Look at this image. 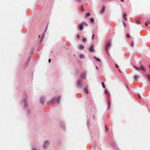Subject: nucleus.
<instances>
[{"label": "nucleus", "mask_w": 150, "mask_h": 150, "mask_svg": "<svg viewBox=\"0 0 150 150\" xmlns=\"http://www.w3.org/2000/svg\"><path fill=\"white\" fill-rule=\"evenodd\" d=\"M136 23L138 24H139L140 23V21L139 20H137L136 21Z\"/></svg>", "instance_id": "25"}, {"label": "nucleus", "mask_w": 150, "mask_h": 150, "mask_svg": "<svg viewBox=\"0 0 150 150\" xmlns=\"http://www.w3.org/2000/svg\"><path fill=\"white\" fill-rule=\"evenodd\" d=\"M94 38H95L94 34H93L92 35V38H91L92 40H94Z\"/></svg>", "instance_id": "22"}, {"label": "nucleus", "mask_w": 150, "mask_h": 150, "mask_svg": "<svg viewBox=\"0 0 150 150\" xmlns=\"http://www.w3.org/2000/svg\"><path fill=\"white\" fill-rule=\"evenodd\" d=\"M134 67L137 70H142L144 72L146 71V69L145 68L144 66L143 65H141L140 68H139L135 66H134Z\"/></svg>", "instance_id": "3"}, {"label": "nucleus", "mask_w": 150, "mask_h": 150, "mask_svg": "<svg viewBox=\"0 0 150 150\" xmlns=\"http://www.w3.org/2000/svg\"><path fill=\"white\" fill-rule=\"evenodd\" d=\"M82 41L83 42H84L86 41V39L85 38L83 39Z\"/></svg>", "instance_id": "33"}, {"label": "nucleus", "mask_w": 150, "mask_h": 150, "mask_svg": "<svg viewBox=\"0 0 150 150\" xmlns=\"http://www.w3.org/2000/svg\"><path fill=\"white\" fill-rule=\"evenodd\" d=\"M104 92L105 94H106L108 93V91L107 89H105V90Z\"/></svg>", "instance_id": "26"}, {"label": "nucleus", "mask_w": 150, "mask_h": 150, "mask_svg": "<svg viewBox=\"0 0 150 150\" xmlns=\"http://www.w3.org/2000/svg\"><path fill=\"white\" fill-rule=\"evenodd\" d=\"M47 26L45 30V32L46 31V30L47 28Z\"/></svg>", "instance_id": "37"}, {"label": "nucleus", "mask_w": 150, "mask_h": 150, "mask_svg": "<svg viewBox=\"0 0 150 150\" xmlns=\"http://www.w3.org/2000/svg\"><path fill=\"white\" fill-rule=\"evenodd\" d=\"M81 80H78L76 83L77 86L78 87H81Z\"/></svg>", "instance_id": "8"}, {"label": "nucleus", "mask_w": 150, "mask_h": 150, "mask_svg": "<svg viewBox=\"0 0 150 150\" xmlns=\"http://www.w3.org/2000/svg\"><path fill=\"white\" fill-rule=\"evenodd\" d=\"M45 97V96H42L40 98V101L41 103L43 105L44 103Z\"/></svg>", "instance_id": "7"}, {"label": "nucleus", "mask_w": 150, "mask_h": 150, "mask_svg": "<svg viewBox=\"0 0 150 150\" xmlns=\"http://www.w3.org/2000/svg\"><path fill=\"white\" fill-rule=\"evenodd\" d=\"M102 84L103 87L104 88H105V84H104V83L103 82H102Z\"/></svg>", "instance_id": "21"}, {"label": "nucleus", "mask_w": 150, "mask_h": 150, "mask_svg": "<svg viewBox=\"0 0 150 150\" xmlns=\"http://www.w3.org/2000/svg\"><path fill=\"white\" fill-rule=\"evenodd\" d=\"M83 10H84V9H83Z\"/></svg>", "instance_id": "42"}, {"label": "nucleus", "mask_w": 150, "mask_h": 150, "mask_svg": "<svg viewBox=\"0 0 150 150\" xmlns=\"http://www.w3.org/2000/svg\"><path fill=\"white\" fill-rule=\"evenodd\" d=\"M145 24L146 26H148V25L149 24H148V23H147V22L146 21V22H145Z\"/></svg>", "instance_id": "29"}, {"label": "nucleus", "mask_w": 150, "mask_h": 150, "mask_svg": "<svg viewBox=\"0 0 150 150\" xmlns=\"http://www.w3.org/2000/svg\"><path fill=\"white\" fill-rule=\"evenodd\" d=\"M85 92L86 93H88V90L87 89V86L85 88Z\"/></svg>", "instance_id": "18"}, {"label": "nucleus", "mask_w": 150, "mask_h": 150, "mask_svg": "<svg viewBox=\"0 0 150 150\" xmlns=\"http://www.w3.org/2000/svg\"><path fill=\"white\" fill-rule=\"evenodd\" d=\"M131 46L133 47L134 45V43L133 42H131Z\"/></svg>", "instance_id": "24"}, {"label": "nucleus", "mask_w": 150, "mask_h": 150, "mask_svg": "<svg viewBox=\"0 0 150 150\" xmlns=\"http://www.w3.org/2000/svg\"><path fill=\"white\" fill-rule=\"evenodd\" d=\"M51 61V59H49V61H49V62H50Z\"/></svg>", "instance_id": "36"}, {"label": "nucleus", "mask_w": 150, "mask_h": 150, "mask_svg": "<svg viewBox=\"0 0 150 150\" xmlns=\"http://www.w3.org/2000/svg\"><path fill=\"white\" fill-rule=\"evenodd\" d=\"M105 9V7L104 6H103L102 7V9L100 11V12L101 13H104Z\"/></svg>", "instance_id": "10"}, {"label": "nucleus", "mask_w": 150, "mask_h": 150, "mask_svg": "<svg viewBox=\"0 0 150 150\" xmlns=\"http://www.w3.org/2000/svg\"><path fill=\"white\" fill-rule=\"evenodd\" d=\"M50 145V142L48 140H45L43 144V147L44 149H46L49 145Z\"/></svg>", "instance_id": "2"}, {"label": "nucleus", "mask_w": 150, "mask_h": 150, "mask_svg": "<svg viewBox=\"0 0 150 150\" xmlns=\"http://www.w3.org/2000/svg\"><path fill=\"white\" fill-rule=\"evenodd\" d=\"M111 45V40L109 41L107 44H106V47H105V49L106 50V52L107 53V54L109 55V54L108 52V48Z\"/></svg>", "instance_id": "5"}, {"label": "nucleus", "mask_w": 150, "mask_h": 150, "mask_svg": "<svg viewBox=\"0 0 150 150\" xmlns=\"http://www.w3.org/2000/svg\"><path fill=\"white\" fill-rule=\"evenodd\" d=\"M107 129L106 127L105 126V130H106V131H107Z\"/></svg>", "instance_id": "39"}, {"label": "nucleus", "mask_w": 150, "mask_h": 150, "mask_svg": "<svg viewBox=\"0 0 150 150\" xmlns=\"http://www.w3.org/2000/svg\"><path fill=\"white\" fill-rule=\"evenodd\" d=\"M138 75H135L134 77V80H137L138 79Z\"/></svg>", "instance_id": "15"}, {"label": "nucleus", "mask_w": 150, "mask_h": 150, "mask_svg": "<svg viewBox=\"0 0 150 150\" xmlns=\"http://www.w3.org/2000/svg\"><path fill=\"white\" fill-rule=\"evenodd\" d=\"M90 21L92 22H94V19L93 18H91L90 19Z\"/></svg>", "instance_id": "28"}, {"label": "nucleus", "mask_w": 150, "mask_h": 150, "mask_svg": "<svg viewBox=\"0 0 150 150\" xmlns=\"http://www.w3.org/2000/svg\"><path fill=\"white\" fill-rule=\"evenodd\" d=\"M44 34H43L41 36L40 35H39V38L40 39V41L39 42L40 44H39L38 43V48L41 45V43H42L44 39Z\"/></svg>", "instance_id": "4"}, {"label": "nucleus", "mask_w": 150, "mask_h": 150, "mask_svg": "<svg viewBox=\"0 0 150 150\" xmlns=\"http://www.w3.org/2000/svg\"><path fill=\"white\" fill-rule=\"evenodd\" d=\"M127 38H130V36L129 35V34H127Z\"/></svg>", "instance_id": "30"}, {"label": "nucleus", "mask_w": 150, "mask_h": 150, "mask_svg": "<svg viewBox=\"0 0 150 150\" xmlns=\"http://www.w3.org/2000/svg\"><path fill=\"white\" fill-rule=\"evenodd\" d=\"M122 22H123L124 26V27H126V23H125V22L123 21H122Z\"/></svg>", "instance_id": "23"}, {"label": "nucleus", "mask_w": 150, "mask_h": 150, "mask_svg": "<svg viewBox=\"0 0 150 150\" xmlns=\"http://www.w3.org/2000/svg\"><path fill=\"white\" fill-rule=\"evenodd\" d=\"M60 98L61 97L59 96H58L57 98H53L48 103V104H53L55 103V101H56V103L58 104L59 103Z\"/></svg>", "instance_id": "1"}, {"label": "nucleus", "mask_w": 150, "mask_h": 150, "mask_svg": "<svg viewBox=\"0 0 150 150\" xmlns=\"http://www.w3.org/2000/svg\"><path fill=\"white\" fill-rule=\"evenodd\" d=\"M79 49L82 50L84 48V46L83 45H79Z\"/></svg>", "instance_id": "14"}, {"label": "nucleus", "mask_w": 150, "mask_h": 150, "mask_svg": "<svg viewBox=\"0 0 150 150\" xmlns=\"http://www.w3.org/2000/svg\"><path fill=\"white\" fill-rule=\"evenodd\" d=\"M94 59H95L96 61H97L100 62V59L98 58H97V57H94Z\"/></svg>", "instance_id": "17"}, {"label": "nucleus", "mask_w": 150, "mask_h": 150, "mask_svg": "<svg viewBox=\"0 0 150 150\" xmlns=\"http://www.w3.org/2000/svg\"><path fill=\"white\" fill-rule=\"evenodd\" d=\"M81 24H82L83 25H85L86 26L88 25V24L85 22L81 23Z\"/></svg>", "instance_id": "20"}, {"label": "nucleus", "mask_w": 150, "mask_h": 150, "mask_svg": "<svg viewBox=\"0 0 150 150\" xmlns=\"http://www.w3.org/2000/svg\"><path fill=\"white\" fill-rule=\"evenodd\" d=\"M89 51L91 52H94L95 51L94 50V46L93 45H92L89 48Z\"/></svg>", "instance_id": "9"}, {"label": "nucleus", "mask_w": 150, "mask_h": 150, "mask_svg": "<svg viewBox=\"0 0 150 150\" xmlns=\"http://www.w3.org/2000/svg\"><path fill=\"white\" fill-rule=\"evenodd\" d=\"M121 1H123L124 0H120Z\"/></svg>", "instance_id": "40"}, {"label": "nucleus", "mask_w": 150, "mask_h": 150, "mask_svg": "<svg viewBox=\"0 0 150 150\" xmlns=\"http://www.w3.org/2000/svg\"><path fill=\"white\" fill-rule=\"evenodd\" d=\"M77 37L78 38H79V35H77Z\"/></svg>", "instance_id": "38"}, {"label": "nucleus", "mask_w": 150, "mask_h": 150, "mask_svg": "<svg viewBox=\"0 0 150 150\" xmlns=\"http://www.w3.org/2000/svg\"><path fill=\"white\" fill-rule=\"evenodd\" d=\"M147 78L148 80L150 81V76L149 75H148L147 76Z\"/></svg>", "instance_id": "27"}, {"label": "nucleus", "mask_w": 150, "mask_h": 150, "mask_svg": "<svg viewBox=\"0 0 150 150\" xmlns=\"http://www.w3.org/2000/svg\"><path fill=\"white\" fill-rule=\"evenodd\" d=\"M107 102L108 103V110H109L110 107V102L109 99H108L107 100Z\"/></svg>", "instance_id": "12"}, {"label": "nucleus", "mask_w": 150, "mask_h": 150, "mask_svg": "<svg viewBox=\"0 0 150 150\" xmlns=\"http://www.w3.org/2000/svg\"><path fill=\"white\" fill-rule=\"evenodd\" d=\"M79 28L80 30H82L83 29V25L81 23L79 25Z\"/></svg>", "instance_id": "11"}, {"label": "nucleus", "mask_w": 150, "mask_h": 150, "mask_svg": "<svg viewBox=\"0 0 150 150\" xmlns=\"http://www.w3.org/2000/svg\"><path fill=\"white\" fill-rule=\"evenodd\" d=\"M115 67L116 68H118V66L117 64H115Z\"/></svg>", "instance_id": "31"}, {"label": "nucleus", "mask_w": 150, "mask_h": 150, "mask_svg": "<svg viewBox=\"0 0 150 150\" xmlns=\"http://www.w3.org/2000/svg\"><path fill=\"white\" fill-rule=\"evenodd\" d=\"M146 22H147V23H148V24H150V21H147Z\"/></svg>", "instance_id": "32"}, {"label": "nucleus", "mask_w": 150, "mask_h": 150, "mask_svg": "<svg viewBox=\"0 0 150 150\" xmlns=\"http://www.w3.org/2000/svg\"><path fill=\"white\" fill-rule=\"evenodd\" d=\"M138 96H139V98H141V96H140V94H138Z\"/></svg>", "instance_id": "35"}, {"label": "nucleus", "mask_w": 150, "mask_h": 150, "mask_svg": "<svg viewBox=\"0 0 150 150\" xmlns=\"http://www.w3.org/2000/svg\"><path fill=\"white\" fill-rule=\"evenodd\" d=\"M76 1L77 2H80L81 1V0H76Z\"/></svg>", "instance_id": "34"}, {"label": "nucleus", "mask_w": 150, "mask_h": 150, "mask_svg": "<svg viewBox=\"0 0 150 150\" xmlns=\"http://www.w3.org/2000/svg\"><path fill=\"white\" fill-rule=\"evenodd\" d=\"M119 71L120 72H121V71H120V70H119Z\"/></svg>", "instance_id": "41"}, {"label": "nucleus", "mask_w": 150, "mask_h": 150, "mask_svg": "<svg viewBox=\"0 0 150 150\" xmlns=\"http://www.w3.org/2000/svg\"><path fill=\"white\" fill-rule=\"evenodd\" d=\"M84 55L83 54H81L79 55V57L81 59H83L84 58Z\"/></svg>", "instance_id": "16"}, {"label": "nucleus", "mask_w": 150, "mask_h": 150, "mask_svg": "<svg viewBox=\"0 0 150 150\" xmlns=\"http://www.w3.org/2000/svg\"><path fill=\"white\" fill-rule=\"evenodd\" d=\"M90 13H86V15H85V16H86V17H87V16H89L90 15Z\"/></svg>", "instance_id": "19"}, {"label": "nucleus", "mask_w": 150, "mask_h": 150, "mask_svg": "<svg viewBox=\"0 0 150 150\" xmlns=\"http://www.w3.org/2000/svg\"><path fill=\"white\" fill-rule=\"evenodd\" d=\"M127 16V14L125 13H124L123 16V19H124L125 21L127 20V18H126V16Z\"/></svg>", "instance_id": "13"}, {"label": "nucleus", "mask_w": 150, "mask_h": 150, "mask_svg": "<svg viewBox=\"0 0 150 150\" xmlns=\"http://www.w3.org/2000/svg\"><path fill=\"white\" fill-rule=\"evenodd\" d=\"M87 72L86 71H83L81 75V78L83 79H85L86 78V74Z\"/></svg>", "instance_id": "6"}]
</instances>
